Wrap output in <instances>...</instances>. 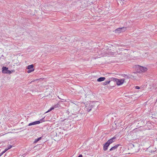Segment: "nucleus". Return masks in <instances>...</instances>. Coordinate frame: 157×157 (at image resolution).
<instances>
[{
    "label": "nucleus",
    "mask_w": 157,
    "mask_h": 157,
    "mask_svg": "<svg viewBox=\"0 0 157 157\" xmlns=\"http://www.w3.org/2000/svg\"><path fill=\"white\" fill-rule=\"evenodd\" d=\"M112 80L116 82L118 86L122 84L124 82L125 80V79L124 78L119 79L114 78H112Z\"/></svg>",
    "instance_id": "obj_1"
},
{
    "label": "nucleus",
    "mask_w": 157,
    "mask_h": 157,
    "mask_svg": "<svg viewBox=\"0 0 157 157\" xmlns=\"http://www.w3.org/2000/svg\"><path fill=\"white\" fill-rule=\"evenodd\" d=\"M134 67L140 70L141 71L144 72L147 70V68L145 67H144L138 65H135L134 66Z\"/></svg>",
    "instance_id": "obj_2"
},
{
    "label": "nucleus",
    "mask_w": 157,
    "mask_h": 157,
    "mask_svg": "<svg viewBox=\"0 0 157 157\" xmlns=\"http://www.w3.org/2000/svg\"><path fill=\"white\" fill-rule=\"evenodd\" d=\"M2 72L3 73L10 74L13 72V71H10L8 70V68L5 67H3L2 69Z\"/></svg>",
    "instance_id": "obj_3"
},
{
    "label": "nucleus",
    "mask_w": 157,
    "mask_h": 157,
    "mask_svg": "<svg viewBox=\"0 0 157 157\" xmlns=\"http://www.w3.org/2000/svg\"><path fill=\"white\" fill-rule=\"evenodd\" d=\"M78 108V106L74 103L73 106L71 108V112L74 113H77L78 112V109H77Z\"/></svg>",
    "instance_id": "obj_4"
},
{
    "label": "nucleus",
    "mask_w": 157,
    "mask_h": 157,
    "mask_svg": "<svg viewBox=\"0 0 157 157\" xmlns=\"http://www.w3.org/2000/svg\"><path fill=\"white\" fill-rule=\"evenodd\" d=\"M92 107L93 105H89L86 106L85 110H86L88 112H89L91 110Z\"/></svg>",
    "instance_id": "obj_5"
},
{
    "label": "nucleus",
    "mask_w": 157,
    "mask_h": 157,
    "mask_svg": "<svg viewBox=\"0 0 157 157\" xmlns=\"http://www.w3.org/2000/svg\"><path fill=\"white\" fill-rule=\"evenodd\" d=\"M109 145L110 144L107 142L103 145V150L105 151H106L108 149V147Z\"/></svg>",
    "instance_id": "obj_6"
},
{
    "label": "nucleus",
    "mask_w": 157,
    "mask_h": 157,
    "mask_svg": "<svg viewBox=\"0 0 157 157\" xmlns=\"http://www.w3.org/2000/svg\"><path fill=\"white\" fill-rule=\"evenodd\" d=\"M41 123V121H36L32 123H30L29 124L28 126H31L32 125H36L38 124Z\"/></svg>",
    "instance_id": "obj_7"
},
{
    "label": "nucleus",
    "mask_w": 157,
    "mask_h": 157,
    "mask_svg": "<svg viewBox=\"0 0 157 157\" xmlns=\"http://www.w3.org/2000/svg\"><path fill=\"white\" fill-rule=\"evenodd\" d=\"M120 145V144H117L113 147H112L110 149L109 151H112L113 150H117V147L119 146Z\"/></svg>",
    "instance_id": "obj_8"
},
{
    "label": "nucleus",
    "mask_w": 157,
    "mask_h": 157,
    "mask_svg": "<svg viewBox=\"0 0 157 157\" xmlns=\"http://www.w3.org/2000/svg\"><path fill=\"white\" fill-rule=\"evenodd\" d=\"M116 138V137H115V136H114L112 138L110 139L107 142L109 144H112L113 142H114L115 141L114 140Z\"/></svg>",
    "instance_id": "obj_9"
},
{
    "label": "nucleus",
    "mask_w": 157,
    "mask_h": 157,
    "mask_svg": "<svg viewBox=\"0 0 157 157\" xmlns=\"http://www.w3.org/2000/svg\"><path fill=\"white\" fill-rule=\"evenodd\" d=\"M105 78L104 77H101L98 78L97 79L98 82H100L105 80Z\"/></svg>",
    "instance_id": "obj_10"
},
{
    "label": "nucleus",
    "mask_w": 157,
    "mask_h": 157,
    "mask_svg": "<svg viewBox=\"0 0 157 157\" xmlns=\"http://www.w3.org/2000/svg\"><path fill=\"white\" fill-rule=\"evenodd\" d=\"M114 32L116 33H119L121 32V28H118L115 30Z\"/></svg>",
    "instance_id": "obj_11"
},
{
    "label": "nucleus",
    "mask_w": 157,
    "mask_h": 157,
    "mask_svg": "<svg viewBox=\"0 0 157 157\" xmlns=\"http://www.w3.org/2000/svg\"><path fill=\"white\" fill-rule=\"evenodd\" d=\"M110 82V80H109L108 81H106L105 82H102V84L104 86L106 85L109 84Z\"/></svg>",
    "instance_id": "obj_12"
},
{
    "label": "nucleus",
    "mask_w": 157,
    "mask_h": 157,
    "mask_svg": "<svg viewBox=\"0 0 157 157\" xmlns=\"http://www.w3.org/2000/svg\"><path fill=\"white\" fill-rule=\"evenodd\" d=\"M34 67V66L33 64H31L30 65H29L27 67V69H33V68Z\"/></svg>",
    "instance_id": "obj_13"
},
{
    "label": "nucleus",
    "mask_w": 157,
    "mask_h": 157,
    "mask_svg": "<svg viewBox=\"0 0 157 157\" xmlns=\"http://www.w3.org/2000/svg\"><path fill=\"white\" fill-rule=\"evenodd\" d=\"M42 137H40L35 140L34 142V143H36L38 141L41 140L42 139Z\"/></svg>",
    "instance_id": "obj_14"
},
{
    "label": "nucleus",
    "mask_w": 157,
    "mask_h": 157,
    "mask_svg": "<svg viewBox=\"0 0 157 157\" xmlns=\"http://www.w3.org/2000/svg\"><path fill=\"white\" fill-rule=\"evenodd\" d=\"M121 32H124L126 30V28L124 27H121Z\"/></svg>",
    "instance_id": "obj_15"
},
{
    "label": "nucleus",
    "mask_w": 157,
    "mask_h": 157,
    "mask_svg": "<svg viewBox=\"0 0 157 157\" xmlns=\"http://www.w3.org/2000/svg\"><path fill=\"white\" fill-rule=\"evenodd\" d=\"M34 70V69H29V70L27 71V72L29 73L33 71Z\"/></svg>",
    "instance_id": "obj_16"
},
{
    "label": "nucleus",
    "mask_w": 157,
    "mask_h": 157,
    "mask_svg": "<svg viewBox=\"0 0 157 157\" xmlns=\"http://www.w3.org/2000/svg\"><path fill=\"white\" fill-rule=\"evenodd\" d=\"M54 109V107H51L50 109H49V110H48L47 112H46L45 113H48L51 111H52V110L53 109Z\"/></svg>",
    "instance_id": "obj_17"
},
{
    "label": "nucleus",
    "mask_w": 157,
    "mask_h": 157,
    "mask_svg": "<svg viewBox=\"0 0 157 157\" xmlns=\"http://www.w3.org/2000/svg\"><path fill=\"white\" fill-rule=\"evenodd\" d=\"M54 109V107H51L50 109H49V110H48L47 112H46L45 113H48L51 111H52V110L53 109Z\"/></svg>",
    "instance_id": "obj_18"
},
{
    "label": "nucleus",
    "mask_w": 157,
    "mask_h": 157,
    "mask_svg": "<svg viewBox=\"0 0 157 157\" xmlns=\"http://www.w3.org/2000/svg\"><path fill=\"white\" fill-rule=\"evenodd\" d=\"M59 104L58 103H57L55 105L53 106L52 107H54V109L55 108H58V107H59Z\"/></svg>",
    "instance_id": "obj_19"
},
{
    "label": "nucleus",
    "mask_w": 157,
    "mask_h": 157,
    "mask_svg": "<svg viewBox=\"0 0 157 157\" xmlns=\"http://www.w3.org/2000/svg\"><path fill=\"white\" fill-rule=\"evenodd\" d=\"M6 151H7V150H5L4 151H3L1 153H0V157L1 155H2Z\"/></svg>",
    "instance_id": "obj_20"
},
{
    "label": "nucleus",
    "mask_w": 157,
    "mask_h": 157,
    "mask_svg": "<svg viewBox=\"0 0 157 157\" xmlns=\"http://www.w3.org/2000/svg\"><path fill=\"white\" fill-rule=\"evenodd\" d=\"M12 147V146L11 145H9L8 147V148H6L5 150H7V151L8 150L11 148Z\"/></svg>",
    "instance_id": "obj_21"
},
{
    "label": "nucleus",
    "mask_w": 157,
    "mask_h": 157,
    "mask_svg": "<svg viewBox=\"0 0 157 157\" xmlns=\"http://www.w3.org/2000/svg\"><path fill=\"white\" fill-rule=\"evenodd\" d=\"M44 118H45V117H44V118H42L39 121H41V122H42V121H43V122L45 121L44 120Z\"/></svg>",
    "instance_id": "obj_22"
},
{
    "label": "nucleus",
    "mask_w": 157,
    "mask_h": 157,
    "mask_svg": "<svg viewBox=\"0 0 157 157\" xmlns=\"http://www.w3.org/2000/svg\"><path fill=\"white\" fill-rule=\"evenodd\" d=\"M59 129H58V128H57V132H56V136L57 135H58V133H60L59 131Z\"/></svg>",
    "instance_id": "obj_23"
},
{
    "label": "nucleus",
    "mask_w": 157,
    "mask_h": 157,
    "mask_svg": "<svg viewBox=\"0 0 157 157\" xmlns=\"http://www.w3.org/2000/svg\"><path fill=\"white\" fill-rule=\"evenodd\" d=\"M135 88L137 89H140V87L139 86H136Z\"/></svg>",
    "instance_id": "obj_24"
},
{
    "label": "nucleus",
    "mask_w": 157,
    "mask_h": 157,
    "mask_svg": "<svg viewBox=\"0 0 157 157\" xmlns=\"http://www.w3.org/2000/svg\"><path fill=\"white\" fill-rule=\"evenodd\" d=\"M82 155H79L78 157H82Z\"/></svg>",
    "instance_id": "obj_25"
},
{
    "label": "nucleus",
    "mask_w": 157,
    "mask_h": 157,
    "mask_svg": "<svg viewBox=\"0 0 157 157\" xmlns=\"http://www.w3.org/2000/svg\"><path fill=\"white\" fill-rule=\"evenodd\" d=\"M121 1H122V2H124V0H120ZM123 3H124V2H122Z\"/></svg>",
    "instance_id": "obj_26"
},
{
    "label": "nucleus",
    "mask_w": 157,
    "mask_h": 157,
    "mask_svg": "<svg viewBox=\"0 0 157 157\" xmlns=\"http://www.w3.org/2000/svg\"><path fill=\"white\" fill-rule=\"evenodd\" d=\"M67 113H68V114H69V111H67Z\"/></svg>",
    "instance_id": "obj_27"
},
{
    "label": "nucleus",
    "mask_w": 157,
    "mask_h": 157,
    "mask_svg": "<svg viewBox=\"0 0 157 157\" xmlns=\"http://www.w3.org/2000/svg\"><path fill=\"white\" fill-rule=\"evenodd\" d=\"M91 3H92V4H93L94 3L93 2H92Z\"/></svg>",
    "instance_id": "obj_28"
}]
</instances>
